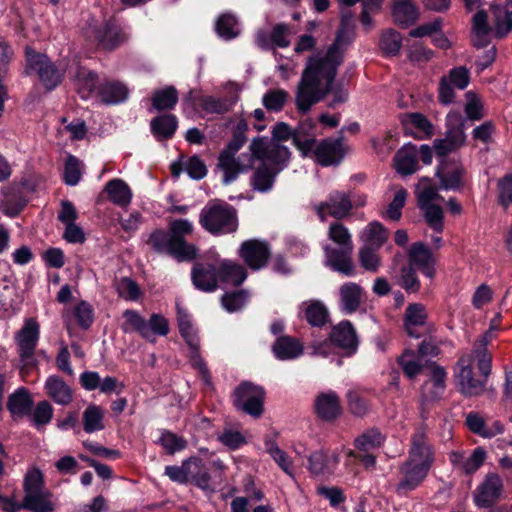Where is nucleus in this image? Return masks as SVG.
<instances>
[{
    "label": "nucleus",
    "instance_id": "obj_45",
    "mask_svg": "<svg viewBox=\"0 0 512 512\" xmlns=\"http://www.w3.org/2000/svg\"><path fill=\"white\" fill-rule=\"evenodd\" d=\"M83 429L86 433H94L105 428L104 411L101 407L91 404L83 412Z\"/></svg>",
    "mask_w": 512,
    "mask_h": 512
},
{
    "label": "nucleus",
    "instance_id": "obj_57",
    "mask_svg": "<svg viewBox=\"0 0 512 512\" xmlns=\"http://www.w3.org/2000/svg\"><path fill=\"white\" fill-rule=\"evenodd\" d=\"M248 301V294L241 290L225 293L221 298L222 307L229 313L237 312L245 306Z\"/></svg>",
    "mask_w": 512,
    "mask_h": 512
},
{
    "label": "nucleus",
    "instance_id": "obj_26",
    "mask_svg": "<svg viewBox=\"0 0 512 512\" xmlns=\"http://www.w3.org/2000/svg\"><path fill=\"white\" fill-rule=\"evenodd\" d=\"M108 199L118 207L126 208L132 201V191L122 179H112L105 185Z\"/></svg>",
    "mask_w": 512,
    "mask_h": 512
},
{
    "label": "nucleus",
    "instance_id": "obj_56",
    "mask_svg": "<svg viewBox=\"0 0 512 512\" xmlns=\"http://www.w3.org/2000/svg\"><path fill=\"white\" fill-rule=\"evenodd\" d=\"M159 443L170 455L184 450L187 446V441L183 437H180L170 431L162 432Z\"/></svg>",
    "mask_w": 512,
    "mask_h": 512
},
{
    "label": "nucleus",
    "instance_id": "obj_16",
    "mask_svg": "<svg viewBox=\"0 0 512 512\" xmlns=\"http://www.w3.org/2000/svg\"><path fill=\"white\" fill-rule=\"evenodd\" d=\"M40 327L34 318L25 320L23 327L16 333L15 342L18 354L23 362H27L34 355L38 344Z\"/></svg>",
    "mask_w": 512,
    "mask_h": 512
},
{
    "label": "nucleus",
    "instance_id": "obj_43",
    "mask_svg": "<svg viewBox=\"0 0 512 512\" xmlns=\"http://www.w3.org/2000/svg\"><path fill=\"white\" fill-rule=\"evenodd\" d=\"M177 126V118L174 115H160L151 121V130L157 139L172 137Z\"/></svg>",
    "mask_w": 512,
    "mask_h": 512
},
{
    "label": "nucleus",
    "instance_id": "obj_32",
    "mask_svg": "<svg viewBox=\"0 0 512 512\" xmlns=\"http://www.w3.org/2000/svg\"><path fill=\"white\" fill-rule=\"evenodd\" d=\"M272 350L279 360H293L302 355L303 346L292 337L282 336L275 341Z\"/></svg>",
    "mask_w": 512,
    "mask_h": 512
},
{
    "label": "nucleus",
    "instance_id": "obj_62",
    "mask_svg": "<svg viewBox=\"0 0 512 512\" xmlns=\"http://www.w3.org/2000/svg\"><path fill=\"white\" fill-rule=\"evenodd\" d=\"M287 100V93L284 90H271L262 99L263 105L271 111H279Z\"/></svg>",
    "mask_w": 512,
    "mask_h": 512
},
{
    "label": "nucleus",
    "instance_id": "obj_15",
    "mask_svg": "<svg viewBox=\"0 0 512 512\" xmlns=\"http://www.w3.org/2000/svg\"><path fill=\"white\" fill-rule=\"evenodd\" d=\"M399 122L405 136L427 140L434 135V125L422 113H402L399 115Z\"/></svg>",
    "mask_w": 512,
    "mask_h": 512
},
{
    "label": "nucleus",
    "instance_id": "obj_54",
    "mask_svg": "<svg viewBox=\"0 0 512 512\" xmlns=\"http://www.w3.org/2000/svg\"><path fill=\"white\" fill-rule=\"evenodd\" d=\"M247 167L241 162H218L216 173L221 174L222 182L226 185L237 179L239 174L246 172Z\"/></svg>",
    "mask_w": 512,
    "mask_h": 512
},
{
    "label": "nucleus",
    "instance_id": "obj_6",
    "mask_svg": "<svg viewBox=\"0 0 512 512\" xmlns=\"http://www.w3.org/2000/svg\"><path fill=\"white\" fill-rule=\"evenodd\" d=\"M328 237L339 248L324 247L326 265L346 276L353 275L354 266L351 261L353 245L348 229L341 223L333 222L329 226Z\"/></svg>",
    "mask_w": 512,
    "mask_h": 512
},
{
    "label": "nucleus",
    "instance_id": "obj_51",
    "mask_svg": "<svg viewBox=\"0 0 512 512\" xmlns=\"http://www.w3.org/2000/svg\"><path fill=\"white\" fill-rule=\"evenodd\" d=\"M380 248L370 247L369 245H362L359 249V262L363 269L368 272L376 273L381 267L382 261L378 253Z\"/></svg>",
    "mask_w": 512,
    "mask_h": 512
},
{
    "label": "nucleus",
    "instance_id": "obj_48",
    "mask_svg": "<svg viewBox=\"0 0 512 512\" xmlns=\"http://www.w3.org/2000/svg\"><path fill=\"white\" fill-rule=\"evenodd\" d=\"M473 42L477 47H484L489 42L490 27L487 23V14L484 11L477 12L473 17Z\"/></svg>",
    "mask_w": 512,
    "mask_h": 512
},
{
    "label": "nucleus",
    "instance_id": "obj_53",
    "mask_svg": "<svg viewBox=\"0 0 512 512\" xmlns=\"http://www.w3.org/2000/svg\"><path fill=\"white\" fill-rule=\"evenodd\" d=\"M216 31L221 38L228 40L236 37L240 32V28L233 15L223 14L217 20Z\"/></svg>",
    "mask_w": 512,
    "mask_h": 512
},
{
    "label": "nucleus",
    "instance_id": "obj_9",
    "mask_svg": "<svg viewBox=\"0 0 512 512\" xmlns=\"http://www.w3.org/2000/svg\"><path fill=\"white\" fill-rule=\"evenodd\" d=\"M177 321L181 336L190 347V363L192 367L198 370L199 375L206 385H210L209 370L199 354V338L197 331L192 323L189 313L177 304Z\"/></svg>",
    "mask_w": 512,
    "mask_h": 512
},
{
    "label": "nucleus",
    "instance_id": "obj_63",
    "mask_svg": "<svg viewBox=\"0 0 512 512\" xmlns=\"http://www.w3.org/2000/svg\"><path fill=\"white\" fill-rule=\"evenodd\" d=\"M400 285L408 293H416L420 289V281L412 266L403 267L400 275Z\"/></svg>",
    "mask_w": 512,
    "mask_h": 512
},
{
    "label": "nucleus",
    "instance_id": "obj_11",
    "mask_svg": "<svg viewBox=\"0 0 512 512\" xmlns=\"http://www.w3.org/2000/svg\"><path fill=\"white\" fill-rule=\"evenodd\" d=\"M332 344L345 351V355L354 354L358 347V340L354 328L349 321H342L332 329L330 342H323L313 346V355L328 357Z\"/></svg>",
    "mask_w": 512,
    "mask_h": 512
},
{
    "label": "nucleus",
    "instance_id": "obj_19",
    "mask_svg": "<svg viewBox=\"0 0 512 512\" xmlns=\"http://www.w3.org/2000/svg\"><path fill=\"white\" fill-rule=\"evenodd\" d=\"M286 167L285 162H260L251 176V186L260 193L269 192L276 176Z\"/></svg>",
    "mask_w": 512,
    "mask_h": 512
},
{
    "label": "nucleus",
    "instance_id": "obj_18",
    "mask_svg": "<svg viewBox=\"0 0 512 512\" xmlns=\"http://www.w3.org/2000/svg\"><path fill=\"white\" fill-rule=\"evenodd\" d=\"M503 482L496 473L486 475L484 481L477 487L474 494V502L479 508L492 506L501 496Z\"/></svg>",
    "mask_w": 512,
    "mask_h": 512
},
{
    "label": "nucleus",
    "instance_id": "obj_12",
    "mask_svg": "<svg viewBox=\"0 0 512 512\" xmlns=\"http://www.w3.org/2000/svg\"><path fill=\"white\" fill-rule=\"evenodd\" d=\"M448 130L445 138L436 139L433 142L432 157H444L463 145L465 134L462 124V116L458 112H450L446 117Z\"/></svg>",
    "mask_w": 512,
    "mask_h": 512
},
{
    "label": "nucleus",
    "instance_id": "obj_3",
    "mask_svg": "<svg viewBox=\"0 0 512 512\" xmlns=\"http://www.w3.org/2000/svg\"><path fill=\"white\" fill-rule=\"evenodd\" d=\"M434 462V451L423 430H417L411 438L408 459L401 465V478L396 486L399 495L419 487L428 475Z\"/></svg>",
    "mask_w": 512,
    "mask_h": 512
},
{
    "label": "nucleus",
    "instance_id": "obj_50",
    "mask_svg": "<svg viewBox=\"0 0 512 512\" xmlns=\"http://www.w3.org/2000/svg\"><path fill=\"white\" fill-rule=\"evenodd\" d=\"M174 177H179L182 171L193 180H200L207 174V168L204 162H173L171 165Z\"/></svg>",
    "mask_w": 512,
    "mask_h": 512
},
{
    "label": "nucleus",
    "instance_id": "obj_42",
    "mask_svg": "<svg viewBox=\"0 0 512 512\" xmlns=\"http://www.w3.org/2000/svg\"><path fill=\"white\" fill-rule=\"evenodd\" d=\"M432 148L428 144L405 143L396 153L394 160H431Z\"/></svg>",
    "mask_w": 512,
    "mask_h": 512
},
{
    "label": "nucleus",
    "instance_id": "obj_46",
    "mask_svg": "<svg viewBox=\"0 0 512 512\" xmlns=\"http://www.w3.org/2000/svg\"><path fill=\"white\" fill-rule=\"evenodd\" d=\"M341 4L352 6L357 2L362 5L360 21L365 30H370L373 26L372 15L377 13L382 6V0H338Z\"/></svg>",
    "mask_w": 512,
    "mask_h": 512
},
{
    "label": "nucleus",
    "instance_id": "obj_20",
    "mask_svg": "<svg viewBox=\"0 0 512 512\" xmlns=\"http://www.w3.org/2000/svg\"><path fill=\"white\" fill-rule=\"evenodd\" d=\"M1 193L0 209L9 217H15L18 215L28 200L24 195L23 190H21V187L16 185V183L3 188Z\"/></svg>",
    "mask_w": 512,
    "mask_h": 512
},
{
    "label": "nucleus",
    "instance_id": "obj_44",
    "mask_svg": "<svg viewBox=\"0 0 512 512\" xmlns=\"http://www.w3.org/2000/svg\"><path fill=\"white\" fill-rule=\"evenodd\" d=\"M393 17L397 23L409 25L418 18V10L412 0H394Z\"/></svg>",
    "mask_w": 512,
    "mask_h": 512
},
{
    "label": "nucleus",
    "instance_id": "obj_10",
    "mask_svg": "<svg viewBox=\"0 0 512 512\" xmlns=\"http://www.w3.org/2000/svg\"><path fill=\"white\" fill-rule=\"evenodd\" d=\"M126 320L125 331L134 330L143 338L154 343L156 336H166L169 332L168 320L160 314H152L149 320L144 319L134 310H126L123 313Z\"/></svg>",
    "mask_w": 512,
    "mask_h": 512
},
{
    "label": "nucleus",
    "instance_id": "obj_35",
    "mask_svg": "<svg viewBox=\"0 0 512 512\" xmlns=\"http://www.w3.org/2000/svg\"><path fill=\"white\" fill-rule=\"evenodd\" d=\"M289 28L287 25L278 24L276 25L269 37L262 31L257 33L256 42L262 48L287 47L290 44L288 39Z\"/></svg>",
    "mask_w": 512,
    "mask_h": 512
},
{
    "label": "nucleus",
    "instance_id": "obj_5",
    "mask_svg": "<svg viewBox=\"0 0 512 512\" xmlns=\"http://www.w3.org/2000/svg\"><path fill=\"white\" fill-rule=\"evenodd\" d=\"M24 498L17 502L13 498L0 495V508L5 512H18L28 509L32 512H54L56 505L52 493L44 486V475L38 468L27 471L23 483Z\"/></svg>",
    "mask_w": 512,
    "mask_h": 512
},
{
    "label": "nucleus",
    "instance_id": "obj_13",
    "mask_svg": "<svg viewBox=\"0 0 512 512\" xmlns=\"http://www.w3.org/2000/svg\"><path fill=\"white\" fill-rule=\"evenodd\" d=\"M27 72H35L42 84L49 90L55 88L62 79V73L42 54L26 49Z\"/></svg>",
    "mask_w": 512,
    "mask_h": 512
},
{
    "label": "nucleus",
    "instance_id": "obj_7",
    "mask_svg": "<svg viewBox=\"0 0 512 512\" xmlns=\"http://www.w3.org/2000/svg\"><path fill=\"white\" fill-rule=\"evenodd\" d=\"M415 195L417 204L431 229L437 233L443 231V209L439 205L444 198L428 177H422L416 185Z\"/></svg>",
    "mask_w": 512,
    "mask_h": 512
},
{
    "label": "nucleus",
    "instance_id": "obj_23",
    "mask_svg": "<svg viewBox=\"0 0 512 512\" xmlns=\"http://www.w3.org/2000/svg\"><path fill=\"white\" fill-rule=\"evenodd\" d=\"M436 176L444 190H457L463 185V170L458 162H439Z\"/></svg>",
    "mask_w": 512,
    "mask_h": 512
},
{
    "label": "nucleus",
    "instance_id": "obj_4",
    "mask_svg": "<svg viewBox=\"0 0 512 512\" xmlns=\"http://www.w3.org/2000/svg\"><path fill=\"white\" fill-rule=\"evenodd\" d=\"M193 229L188 219L172 220L167 231L155 230L147 243L155 252L169 255L179 262L192 261L197 256V248L188 243L186 237L192 234Z\"/></svg>",
    "mask_w": 512,
    "mask_h": 512
},
{
    "label": "nucleus",
    "instance_id": "obj_27",
    "mask_svg": "<svg viewBox=\"0 0 512 512\" xmlns=\"http://www.w3.org/2000/svg\"><path fill=\"white\" fill-rule=\"evenodd\" d=\"M317 415L324 420H333L341 413L340 402L335 392L321 393L315 401Z\"/></svg>",
    "mask_w": 512,
    "mask_h": 512
},
{
    "label": "nucleus",
    "instance_id": "obj_41",
    "mask_svg": "<svg viewBox=\"0 0 512 512\" xmlns=\"http://www.w3.org/2000/svg\"><path fill=\"white\" fill-rule=\"evenodd\" d=\"M360 239L363 242V245L381 248L388 239V233L386 228L380 222L373 221L363 229Z\"/></svg>",
    "mask_w": 512,
    "mask_h": 512
},
{
    "label": "nucleus",
    "instance_id": "obj_52",
    "mask_svg": "<svg viewBox=\"0 0 512 512\" xmlns=\"http://www.w3.org/2000/svg\"><path fill=\"white\" fill-rule=\"evenodd\" d=\"M308 470L314 476L331 474V465L328 455L323 451H315L308 457Z\"/></svg>",
    "mask_w": 512,
    "mask_h": 512
},
{
    "label": "nucleus",
    "instance_id": "obj_39",
    "mask_svg": "<svg viewBox=\"0 0 512 512\" xmlns=\"http://www.w3.org/2000/svg\"><path fill=\"white\" fill-rule=\"evenodd\" d=\"M75 86L83 99H88L94 94L98 95L100 89L96 74L85 68L78 69L75 77Z\"/></svg>",
    "mask_w": 512,
    "mask_h": 512
},
{
    "label": "nucleus",
    "instance_id": "obj_64",
    "mask_svg": "<svg viewBox=\"0 0 512 512\" xmlns=\"http://www.w3.org/2000/svg\"><path fill=\"white\" fill-rule=\"evenodd\" d=\"M60 133L72 141H78L85 138L87 129L83 121L75 120L67 125H64L60 129Z\"/></svg>",
    "mask_w": 512,
    "mask_h": 512
},
{
    "label": "nucleus",
    "instance_id": "obj_60",
    "mask_svg": "<svg viewBox=\"0 0 512 512\" xmlns=\"http://www.w3.org/2000/svg\"><path fill=\"white\" fill-rule=\"evenodd\" d=\"M116 289L120 297L125 300L135 301L140 296V289L136 282L129 278H121L116 283Z\"/></svg>",
    "mask_w": 512,
    "mask_h": 512
},
{
    "label": "nucleus",
    "instance_id": "obj_21",
    "mask_svg": "<svg viewBox=\"0 0 512 512\" xmlns=\"http://www.w3.org/2000/svg\"><path fill=\"white\" fill-rule=\"evenodd\" d=\"M410 265L416 266L427 278L435 275V259L430 249L422 242L412 244L408 251Z\"/></svg>",
    "mask_w": 512,
    "mask_h": 512
},
{
    "label": "nucleus",
    "instance_id": "obj_55",
    "mask_svg": "<svg viewBox=\"0 0 512 512\" xmlns=\"http://www.w3.org/2000/svg\"><path fill=\"white\" fill-rule=\"evenodd\" d=\"M177 99L176 90L173 87H167L155 92L152 103L157 110L171 109L176 104Z\"/></svg>",
    "mask_w": 512,
    "mask_h": 512
},
{
    "label": "nucleus",
    "instance_id": "obj_49",
    "mask_svg": "<svg viewBox=\"0 0 512 512\" xmlns=\"http://www.w3.org/2000/svg\"><path fill=\"white\" fill-rule=\"evenodd\" d=\"M398 363L404 374L410 379L417 376L423 367V359L419 354L412 350L404 351V353L399 357Z\"/></svg>",
    "mask_w": 512,
    "mask_h": 512
},
{
    "label": "nucleus",
    "instance_id": "obj_14",
    "mask_svg": "<svg viewBox=\"0 0 512 512\" xmlns=\"http://www.w3.org/2000/svg\"><path fill=\"white\" fill-rule=\"evenodd\" d=\"M264 390L250 382L241 383L234 391V404L245 413L259 417L263 412Z\"/></svg>",
    "mask_w": 512,
    "mask_h": 512
},
{
    "label": "nucleus",
    "instance_id": "obj_1",
    "mask_svg": "<svg viewBox=\"0 0 512 512\" xmlns=\"http://www.w3.org/2000/svg\"><path fill=\"white\" fill-rule=\"evenodd\" d=\"M353 39V25L344 18L335 42L327 50L318 51L309 58L296 96L301 111H308L330 91L337 68L342 63L343 50Z\"/></svg>",
    "mask_w": 512,
    "mask_h": 512
},
{
    "label": "nucleus",
    "instance_id": "obj_29",
    "mask_svg": "<svg viewBox=\"0 0 512 512\" xmlns=\"http://www.w3.org/2000/svg\"><path fill=\"white\" fill-rule=\"evenodd\" d=\"M217 276L218 282L238 286L245 281L247 273L242 265L229 260H223L220 262Z\"/></svg>",
    "mask_w": 512,
    "mask_h": 512
},
{
    "label": "nucleus",
    "instance_id": "obj_47",
    "mask_svg": "<svg viewBox=\"0 0 512 512\" xmlns=\"http://www.w3.org/2000/svg\"><path fill=\"white\" fill-rule=\"evenodd\" d=\"M384 436L377 429H368L354 440V445L359 452L368 453L381 447Z\"/></svg>",
    "mask_w": 512,
    "mask_h": 512
},
{
    "label": "nucleus",
    "instance_id": "obj_2",
    "mask_svg": "<svg viewBox=\"0 0 512 512\" xmlns=\"http://www.w3.org/2000/svg\"><path fill=\"white\" fill-rule=\"evenodd\" d=\"M490 332L485 333L474 343L471 353L458 360L457 384L465 396L480 395L491 372V355L487 350Z\"/></svg>",
    "mask_w": 512,
    "mask_h": 512
},
{
    "label": "nucleus",
    "instance_id": "obj_17",
    "mask_svg": "<svg viewBox=\"0 0 512 512\" xmlns=\"http://www.w3.org/2000/svg\"><path fill=\"white\" fill-rule=\"evenodd\" d=\"M239 255L251 269L259 270L267 264L270 248L265 241L251 239L241 244Z\"/></svg>",
    "mask_w": 512,
    "mask_h": 512
},
{
    "label": "nucleus",
    "instance_id": "obj_22",
    "mask_svg": "<svg viewBox=\"0 0 512 512\" xmlns=\"http://www.w3.org/2000/svg\"><path fill=\"white\" fill-rule=\"evenodd\" d=\"M352 208V204L348 196L344 193H331L327 202L317 207V214L321 221L325 220L326 214L340 219L348 215Z\"/></svg>",
    "mask_w": 512,
    "mask_h": 512
},
{
    "label": "nucleus",
    "instance_id": "obj_37",
    "mask_svg": "<svg viewBox=\"0 0 512 512\" xmlns=\"http://www.w3.org/2000/svg\"><path fill=\"white\" fill-rule=\"evenodd\" d=\"M93 37L105 48L113 49L121 44L125 39L126 35L124 32L115 24H105L103 28L95 30Z\"/></svg>",
    "mask_w": 512,
    "mask_h": 512
},
{
    "label": "nucleus",
    "instance_id": "obj_31",
    "mask_svg": "<svg viewBox=\"0 0 512 512\" xmlns=\"http://www.w3.org/2000/svg\"><path fill=\"white\" fill-rule=\"evenodd\" d=\"M47 395L59 405H68L72 401L71 388L58 376H49L45 382Z\"/></svg>",
    "mask_w": 512,
    "mask_h": 512
},
{
    "label": "nucleus",
    "instance_id": "obj_61",
    "mask_svg": "<svg viewBox=\"0 0 512 512\" xmlns=\"http://www.w3.org/2000/svg\"><path fill=\"white\" fill-rule=\"evenodd\" d=\"M380 47L386 54L395 55L401 47L400 34L393 30L383 32L380 39Z\"/></svg>",
    "mask_w": 512,
    "mask_h": 512
},
{
    "label": "nucleus",
    "instance_id": "obj_24",
    "mask_svg": "<svg viewBox=\"0 0 512 512\" xmlns=\"http://www.w3.org/2000/svg\"><path fill=\"white\" fill-rule=\"evenodd\" d=\"M194 286L204 292H213L218 287L216 268L211 264L197 263L191 272Z\"/></svg>",
    "mask_w": 512,
    "mask_h": 512
},
{
    "label": "nucleus",
    "instance_id": "obj_25",
    "mask_svg": "<svg viewBox=\"0 0 512 512\" xmlns=\"http://www.w3.org/2000/svg\"><path fill=\"white\" fill-rule=\"evenodd\" d=\"M340 308L345 314L355 312L362 303L364 292L360 285L354 282L344 283L339 289Z\"/></svg>",
    "mask_w": 512,
    "mask_h": 512
},
{
    "label": "nucleus",
    "instance_id": "obj_33",
    "mask_svg": "<svg viewBox=\"0 0 512 512\" xmlns=\"http://www.w3.org/2000/svg\"><path fill=\"white\" fill-rule=\"evenodd\" d=\"M33 405V399L29 391L20 387L15 390L8 398L7 407L10 413L16 417H23L30 413Z\"/></svg>",
    "mask_w": 512,
    "mask_h": 512
},
{
    "label": "nucleus",
    "instance_id": "obj_30",
    "mask_svg": "<svg viewBox=\"0 0 512 512\" xmlns=\"http://www.w3.org/2000/svg\"><path fill=\"white\" fill-rule=\"evenodd\" d=\"M427 311L421 303H411L407 306L404 315V325L407 333L412 337H418L417 328L425 325Z\"/></svg>",
    "mask_w": 512,
    "mask_h": 512
},
{
    "label": "nucleus",
    "instance_id": "obj_59",
    "mask_svg": "<svg viewBox=\"0 0 512 512\" xmlns=\"http://www.w3.org/2000/svg\"><path fill=\"white\" fill-rule=\"evenodd\" d=\"M407 199V191L400 188L396 191L393 200L388 205L386 210V217L390 220L397 221L401 218L402 208L405 205Z\"/></svg>",
    "mask_w": 512,
    "mask_h": 512
},
{
    "label": "nucleus",
    "instance_id": "obj_28",
    "mask_svg": "<svg viewBox=\"0 0 512 512\" xmlns=\"http://www.w3.org/2000/svg\"><path fill=\"white\" fill-rule=\"evenodd\" d=\"M493 17V30L497 37H503L512 30V0L504 6L491 7Z\"/></svg>",
    "mask_w": 512,
    "mask_h": 512
},
{
    "label": "nucleus",
    "instance_id": "obj_8",
    "mask_svg": "<svg viewBox=\"0 0 512 512\" xmlns=\"http://www.w3.org/2000/svg\"><path fill=\"white\" fill-rule=\"evenodd\" d=\"M200 223L211 234H228L237 229L236 211L226 203H210L201 210Z\"/></svg>",
    "mask_w": 512,
    "mask_h": 512
},
{
    "label": "nucleus",
    "instance_id": "obj_34",
    "mask_svg": "<svg viewBox=\"0 0 512 512\" xmlns=\"http://www.w3.org/2000/svg\"><path fill=\"white\" fill-rule=\"evenodd\" d=\"M266 452L275 461L279 468L289 477L294 478L293 461L288 454L282 450L276 440L272 437H266L264 440Z\"/></svg>",
    "mask_w": 512,
    "mask_h": 512
},
{
    "label": "nucleus",
    "instance_id": "obj_40",
    "mask_svg": "<svg viewBox=\"0 0 512 512\" xmlns=\"http://www.w3.org/2000/svg\"><path fill=\"white\" fill-rule=\"evenodd\" d=\"M98 96L106 104H118L127 99L128 89L120 82H106L100 86Z\"/></svg>",
    "mask_w": 512,
    "mask_h": 512
},
{
    "label": "nucleus",
    "instance_id": "obj_36",
    "mask_svg": "<svg viewBox=\"0 0 512 512\" xmlns=\"http://www.w3.org/2000/svg\"><path fill=\"white\" fill-rule=\"evenodd\" d=\"M315 123L311 119L300 123L294 134V144L302 152V157H307L308 152L313 148L315 139L312 130Z\"/></svg>",
    "mask_w": 512,
    "mask_h": 512
},
{
    "label": "nucleus",
    "instance_id": "obj_38",
    "mask_svg": "<svg viewBox=\"0 0 512 512\" xmlns=\"http://www.w3.org/2000/svg\"><path fill=\"white\" fill-rule=\"evenodd\" d=\"M299 309L300 313L304 315L307 322L312 326L321 327L327 322V308L322 302L318 300L303 302Z\"/></svg>",
    "mask_w": 512,
    "mask_h": 512
},
{
    "label": "nucleus",
    "instance_id": "obj_58",
    "mask_svg": "<svg viewBox=\"0 0 512 512\" xmlns=\"http://www.w3.org/2000/svg\"><path fill=\"white\" fill-rule=\"evenodd\" d=\"M53 416V408L47 401L39 402L31 414L33 425L37 428L48 424Z\"/></svg>",
    "mask_w": 512,
    "mask_h": 512
}]
</instances>
